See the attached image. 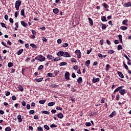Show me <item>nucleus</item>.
Segmentation results:
<instances>
[{
    "mask_svg": "<svg viewBox=\"0 0 131 131\" xmlns=\"http://www.w3.org/2000/svg\"><path fill=\"white\" fill-rule=\"evenodd\" d=\"M21 25H22V26H23L24 27H27V23H25V21H20Z\"/></svg>",
    "mask_w": 131,
    "mask_h": 131,
    "instance_id": "obj_17",
    "label": "nucleus"
},
{
    "mask_svg": "<svg viewBox=\"0 0 131 131\" xmlns=\"http://www.w3.org/2000/svg\"><path fill=\"white\" fill-rule=\"evenodd\" d=\"M115 115H116V112L114 111L110 115V117L112 118L114 116H115Z\"/></svg>",
    "mask_w": 131,
    "mask_h": 131,
    "instance_id": "obj_18",
    "label": "nucleus"
},
{
    "mask_svg": "<svg viewBox=\"0 0 131 131\" xmlns=\"http://www.w3.org/2000/svg\"><path fill=\"white\" fill-rule=\"evenodd\" d=\"M47 77H53V74L52 73H48L47 74Z\"/></svg>",
    "mask_w": 131,
    "mask_h": 131,
    "instance_id": "obj_46",
    "label": "nucleus"
},
{
    "mask_svg": "<svg viewBox=\"0 0 131 131\" xmlns=\"http://www.w3.org/2000/svg\"><path fill=\"white\" fill-rule=\"evenodd\" d=\"M53 12L54 14H58V13H59V9L58 8L53 9Z\"/></svg>",
    "mask_w": 131,
    "mask_h": 131,
    "instance_id": "obj_23",
    "label": "nucleus"
},
{
    "mask_svg": "<svg viewBox=\"0 0 131 131\" xmlns=\"http://www.w3.org/2000/svg\"><path fill=\"white\" fill-rule=\"evenodd\" d=\"M118 51H120V50H122V46L121 45H119L117 47Z\"/></svg>",
    "mask_w": 131,
    "mask_h": 131,
    "instance_id": "obj_42",
    "label": "nucleus"
},
{
    "mask_svg": "<svg viewBox=\"0 0 131 131\" xmlns=\"http://www.w3.org/2000/svg\"><path fill=\"white\" fill-rule=\"evenodd\" d=\"M101 21H102V22H107V19H106V17L104 16H102Z\"/></svg>",
    "mask_w": 131,
    "mask_h": 131,
    "instance_id": "obj_30",
    "label": "nucleus"
},
{
    "mask_svg": "<svg viewBox=\"0 0 131 131\" xmlns=\"http://www.w3.org/2000/svg\"><path fill=\"white\" fill-rule=\"evenodd\" d=\"M110 68V64H106L105 66L106 71H108Z\"/></svg>",
    "mask_w": 131,
    "mask_h": 131,
    "instance_id": "obj_39",
    "label": "nucleus"
},
{
    "mask_svg": "<svg viewBox=\"0 0 131 131\" xmlns=\"http://www.w3.org/2000/svg\"><path fill=\"white\" fill-rule=\"evenodd\" d=\"M15 26H16V27L14 28V30H18V28H19V25L18 24V23H15Z\"/></svg>",
    "mask_w": 131,
    "mask_h": 131,
    "instance_id": "obj_31",
    "label": "nucleus"
},
{
    "mask_svg": "<svg viewBox=\"0 0 131 131\" xmlns=\"http://www.w3.org/2000/svg\"><path fill=\"white\" fill-rule=\"evenodd\" d=\"M30 46V47H32V48H33V49H37V46H36L35 45V44L31 43Z\"/></svg>",
    "mask_w": 131,
    "mask_h": 131,
    "instance_id": "obj_33",
    "label": "nucleus"
},
{
    "mask_svg": "<svg viewBox=\"0 0 131 131\" xmlns=\"http://www.w3.org/2000/svg\"><path fill=\"white\" fill-rule=\"evenodd\" d=\"M77 81L78 82V83L80 84V83H82V78L81 77H79L77 80Z\"/></svg>",
    "mask_w": 131,
    "mask_h": 131,
    "instance_id": "obj_21",
    "label": "nucleus"
},
{
    "mask_svg": "<svg viewBox=\"0 0 131 131\" xmlns=\"http://www.w3.org/2000/svg\"><path fill=\"white\" fill-rule=\"evenodd\" d=\"M23 53V49H20L17 51V54L19 55Z\"/></svg>",
    "mask_w": 131,
    "mask_h": 131,
    "instance_id": "obj_38",
    "label": "nucleus"
},
{
    "mask_svg": "<svg viewBox=\"0 0 131 131\" xmlns=\"http://www.w3.org/2000/svg\"><path fill=\"white\" fill-rule=\"evenodd\" d=\"M43 127L44 128H45V129H47V130H50V127H49V126H48L47 125H45Z\"/></svg>",
    "mask_w": 131,
    "mask_h": 131,
    "instance_id": "obj_47",
    "label": "nucleus"
},
{
    "mask_svg": "<svg viewBox=\"0 0 131 131\" xmlns=\"http://www.w3.org/2000/svg\"><path fill=\"white\" fill-rule=\"evenodd\" d=\"M75 53L76 54L78 59H80L81 58V52H80V50H77L75 51Z\"/></svg>",
    "mask_w": 131,
    "mask_h": 131,
    "instance_id": "obj_2",
    "label": "nucleus"
},
{
    "mask_svg": "<svg viewBox=\"0 0 131 131\" xmlns=\"http://www.w3.org/2000/svg\"><path fill=\"white\" fill-rule=\"evenodd\" d=\"M71 61L72 63H76V62H77V60H76V59H75L74 58H72L71 59Z\"/></svg>",
    "mask_w": 131,
    "mask_h": 131,
    "instance_id": "obj_36",
    "label": "nucleus"
},
{
    "mask_svg": "<svg viewBox=\"0 0 131 131\" xmlns=\"http://www.w3.org/2000/svg\"><path fill=\"white\" fill-rule=\"evenodd\" d=\"M117 74L118 75H119V76L121 77V78H124V76L123 75V74H122L121 72L118 71Z\"/></svg>",
    "mask_w": 131,
    "mask_h": 131,
    "instance_id": "obj_11",
    "label": "nucleus"
},
{
    "mask_svg": "<svg viewBox=\"0 0 131 131\" xmlns=\"http://www.w3.org/2000/svg\"><path fill=\"white\" fill-rule=\"evenodd\" d=\"M14 65V63L13 62H9L8 63V67L11 68V67H13Z\"/></svg>",
    "mask_w": 131,
    "mask_h": 131,
    "instance_id": "obj_43",
    "label": "nucleus"
},
{
    "mask_svg": "<svg viewBox=\"0 0 131 131\" xmlns=\"http://www.w3.org/2000/svg\"><path fill=\"white\" fill-rule=\"evenodd\" d=\"M51 86H52V88H53V89H56V88H58V86H59L58 85H56V84H53L52 83L51 84Z\"/></svg>",
    "mask_w": 131,
    "mask_h": 131,
    "instance_id": "obj_34",
    "label": "nucleus"
},
{
    "mask_svg": "<svg viewBox=\"0 0 131 131\" xmlns=\"http://www.w3.org/2000/svg\"><path fill=\"white\" fill-rule=\"evenodd\" d=\"M1 24L2 27H4V28L7 29V27L6 26V24H5V23H1Z\"/></svg>",
    "mask_w": 131,
    "mask_h": 131,
    "instance_id": "obj_57",
    "label": "nucleus"
},
{
    "mask_svg": "<svg viewBox=\"0 0 131 131\" xmlns=\"http://www.w3.org/2000/svg\"><path fill=\"white\" fill-rule=\"evenodd\" d=\"M17 118L18 120V122H22V121H23V120H22V117L21 116V115H17Z\"/></svg>",
    "mask_w": 131,
    "mask_h": 131,
    "instance_id": "obj_12",
    "label": "nucleus"
},
{
    "mask_svg": "<svg viewBox=\"0 0 131 131\" xmlns=\"http://www.w3.org/2000/svg\"><path fill=\"white\" fill-rule=\"evenodd\" d=\"M69 76H70V73H69V72H66L64 74V77L65 79H67V80H69V79H70Z\"/></svg>",
    "mask_w": 131,
    "mask_h": 131,
    "instance_id": "obj_5",
    "label": "nucleus"
},
{
    "mask_svg": "<svg viewBox=\"0 0 131 131\" xmlns=\"http://www.w3.org/2000/svg\"><path fill=\"white\" fill-rule=\"evenodd\" d=\"M9 22H10L12 24H13V23H14V19H13V18L10 17L9 18Z\"/></svg>",
    "mask_w": 131,
    "mask_h": 131,
    "instance_id": "obj_62",
    "label": "nucleus"
},
{
    "mask_svg": "<svg viewBox=\"0 0 131 131\" xmlns=\"http://www.w3.org/2000/svg\"><path fill=\"white\" fill-rule=\"evenodd\" d=\"M64 55V51H60L58 52H57V56H58V57H63Z\"/></svg>",
    "mask_w": 131,
    "mask_h": 131,
    "instance_id": "obj_7",
    "label": "nucleus"
},
{
    "mask_svg": "<svg viewBox=\"0 0 131 131\" xmlns=\"http://www.w3.org/2000/svg\"><path fill=\"white\" fill-rule=\"evenodd\" d=\"M119 99H120V96L119 95V94H117L116 97V100H117V101H118Z\"/></svg>",
    "mask_w": 131,
    "mask_h": 131,
    "instance_id": "obj_53",
    "label": "nucleus"
},
{
    "mask_svg": "<svg viewBox=\"0 0 131 131\" xmlns=\"http://www.w3.org/2000/svg\"><path fill=\"white\" fill-rule=\"evenodd\" d=\"M20 15L21 16H23L24 18H26V15H25V10L24 9H21L20 11Z\"/></svg>",
    "mask_w": 131,
    "mask_h": 131,
    "instance_id": "obj_13",
    "label": "nucleus"
},
{
    "mask_svg": "<svg viewBox=\"0 0 131 131\" xmlns=\"http://www.w3.org/2000/svg\"><path fill=\"white\" fill-rule=\"evenodd\" d=\"M62 60V58L60 57H56V58L54 57V62H57V61H61Z\"/></svg>",
    "mask_w": 131,
    "mask_h": 131,
    "instance_id": "obj_22",
    "label": "nucleus"
},
{
    "mask_svg": "<svg viewBox=\"0 0 131 131\" xmlns=\"http://www.w3.org/2000/svg\"><path fill=\"white\" fill-rule=\"evenodd\" d=\"M47 102V100H43L39 101V104H43Z\"/></svg>",
    "mask_w": 131,
    "mask_h": 131,
    "instance_id": "obj_40",
    "label": "nucleus"
},
{
    "mask_svg": "<svg viewBox=\"0 0 131 131\" xmlns=\"http://www.w3.org/2000/svg\"><path fill=\"white\" fill-rule=\"evenodd\" d=\"M119 94H120L121 96H123L125 94H126V90H125V89H122L119 91Z\"/></svg>",
    "mask_w": 131,
    "mask_h": 131,
    "instance_id": "obj_9",
    "label": "nucleus"
},
{
    "mask_svg": "<svg viewBox=\"0 0 131 131\" xmlns=\"http://www.w3.org/2000/svg\"><path fill=\"white\" fill-rule=\"evenodd\" d=\"M55 103L54 102H49L48 103V106L49 107H52V106H54L55 105Z\"/></svg>",
    "mask_w": 131,
    "mask_h": 131,
    "instance_id": "obj_27",
    "label": "nucleus"
},
{
    "mask_svg": "<svg viewBox=\"0 0 131 131\" xmlns=\"http://www.w3.org/2000/svg\"><path fill=\"white\" fill-rule=\"evenodd\" d=\"M90 64H91V60H88L85 62V66H86V67H89V66H90Z\"/></svg>",
    "mask_w": 131,
    "mask_h": 131,
    "instance_id": "obj_24",
    "label": "nucleus"
},
{
    "mask_svg": "<svg viewBox=\"0 0 131 131\" xmlns=\"http://www.w3.org/2000/svg\"><path fill=\"white\" fill-rule=\"evenodd\" d=\"M42 40H43V41H45V42H47V41H48V39L46 38V37H42Z\"/></svg>",
    "mask_w": 131,
    "mask_h": 131,
    "instance_id": "obj_58",
    "label": "nucleus"
},
{
    "mask_svg": "<svg viewBox=\"0 0 131 131\" xmlns=\"http://www.w3.org/2000/svg\"><path fill=\"white\" fill-rule=\"evenodd\" d=\"M21 105H22V106H24V107H25V106H26V102H25V101L23 100L21 102Z\"/></svg>",
    "mask_w": 131,
    "mask_h": 131,
    "instance_id": "obj_52",
    "label": "nucleus"
},
{
    "mask_svg": "<svg viewBox=\"0 0 131 131\" xmlns=\"http://www.w3.org/2000/svg\"><path fill=\"white\" fill-rule=\"evenodd\" d=\"M18 89L20 92H23L24 91V88H23V86L21 85H19L18 86Z\"/></svg>",
    "mask_w": 131,
    "mask_h": 131,
    "instance_id": "obj_19",
    "label": "nucleus"
},
{
    "mask_svg": "<svg viewBox=\"0 0 131 131\" xmlns=\"http://www.w3.org/2000/svg\"><path fill=\"white\" fill-rule=\"evenodd\" d=\"M100 81V78H96L94 77L92 79V82L93 83H96V82H99Z\"/></svg>",
    "mask_w": 131,
    "mask_h": 131,
    "instance_id": "obj_8",
    "label": "nucleus"
},
{
    "mask_svg": "<svg viewBox=\"0 0 131 131\" xmlns=\"http://www.w3.org/2000/svg\"><path fill=\"white\" fill-rule=\"evenodd\" d=\"M34 110H30V111H29V113H30V114H34Z\"/></svg>",
    "mask_w": 131,
    "mask_h": 131,
    "instance_id": "obj_64",
    "label": "nucleus"
},
{
    "mask_svg": "<svg viewBox=\"0 0 131 131\" xmlns=\"http://www.w3.org/2000/svg\"><path fill=\"white\" fill-rule=\"evenodd\" d=\"M128 22V20H127V19H125V20H123V21H122V25H127Z\"/></svg>",
    "mask_w": 131,
    "mask_h": 131,
    "instance_id": "obj_28",
    "label": "nucleus"
},
{
    "mask_svg": "<svg viewBox=\"0 0 131 131\" xmlns=\"http://www.w3.org/2000/svg\"><path fill=\"white\" fill-rule=\"evenodd\" d=\"M38 60L39 62H43V61L46 60V57L41 55H38Z\"/></svg>",
    "mask_w": 131,
    "mask_h": 131,
    "instance_id": "obj_3",
    "label": "nucleus"
},
{
    "mask_svg": "<svg viewBox=\"0 0 131 131\" xmlns=\"http://www.w3.org/2000/svg\"><path fill=\"white\" fill-rule=\"evenodd\" d=\"M123 65L124 68L126 69V70H128V67L127 66V65H126V64H125V62L124 61H123Z\"/></svg>",
    "mask_w": 131,
    "mask_h": 131,
    "instance_id": "obj_32",
    "label": "nucleus"
},
{
    "mask_svg": "<svg viewBox=\"0 0 131 131\" xmlns=\"http://www.w3.org/2000/svg\"><path fill=\"white\" fill-rule=\"evenodd\" d=\"M69 44L68 43H64L62 47L63 48H67V47H69Z\"/></svg>",
    "mask_w": 131,
    "mask_h": 131,
    "instance_id": "obj_49",
    "label": "nucleus"
},
{
    "mask_svg": "<svg viewBox=\"0 0 131 131\" xmlns=\"http://www.w3.org/2000/svg\"><path fill=\"white\" fill-rule=\"evenodd\" d=\"M101 25H102L101 28H102V30H105V29L106 28H107V26H106V24L101 23Z\"/></svg>",
    "mask_w": 131,
    "mask_h": 131,
    "instance_id": "obj_26",
    "label": "nucleus"
},
{
    "mask_svg": "<svg viewBox=\"0 0 131 131\" xmlns=\"http://www.w3.org/2000/svg\"><path fill=\"white\" fill-rule=\"evenodd\" d=\"M1 43L2 45H3V46H4V47H6V48H9L8 47V45H7V43H5L4 41H2Z\"/></svg>",
    "mask_w": 131,
    "mask_h": 131,
    "instance_id": "obj_51",
    "label": "nucleus"
},
{
    "mask_svg": "<svg viewBox=\"0 0 131 131\" xmlns=\"http://www.w3.org/2000/svg\"><path fill=\"white\" fill-rule=\"evenodd\" d=\"M11 73H14L15 71H16V69H14V68H12L10 69Z\"/></svg>",
    "mask_w": 131,
    "mask_h": 131,
    "instance_id": "obj_60",
    "label": "nucleus"
},
{
    "mask_svg": "<svg viewBox=\"0 0 131 131\" xmlns=\"http://www.w3.org/2000/svg\"><path fill=\"white\" fill-rule=\"evenodd\" d=\"M37 130L38 131H43V129H42V127H41V126H38V127H37Z\"/></svg>",
    "mask_w": 131,
    "mask_h": 131,
    "instance_id": "obj_48",
    "label": "nucleus"
},
{
    "mask_svg": "<svg viewBox=\"0 0 131 131\" xmlns=\"http://www.w3.org/2000/svg\"><path fill=\"white\" fill-rule=\"evenodd\" d=\"M41 112L43 114H47V115H49V114H50V113L48 112V111H42Z\"/></svg>",
    "mask_w": 131,
    "mask_h": 131,
    "instance_id": "obj_37",
    "label": "nucleus"
},
{
    "mask_svg": "<svg viewBox=\"0 0 131 131\" xmlns=\"http://www.w3.org/2000/svg\"><path fill=\"white\" fill-rule=\"evenodd\" d=\"M43 69V66L42 65H40L38 68V70H41V69Z\"/></svg>",
    "mask_w": 131,
    "mask_h": 131,
    "instance_id": "obj_56",
    "label": "nucleus"
},
{
    "mask_svg": "<svg viewBox=\"0 0 131 131\" xmlns=\"http://www.w3.org/2000/svg\"><path fill=\"white\" fill-rule=\"evenodd\" d=\"M32 33L33 35H36V31L34 30H31Z\"/></svg>",
    "mask_w": 131,
    "mask_h": 131,
    "instance_id": "obj_54",
    "label": "nucleus"
},
{
    "mask_svg": "<svg viewBox=\"0 0 131 131\" xmlns=\"http://www.w3.org/2000/svg\"><path fill=\"white\" fill-rule=\"evenodd\" d=\"M43 80V78H39L38 79L35 78V81H36V82H41V81H42Z\"/></svg>",
    "mask_w": 131,
    "mask_h": 131,
    "instance_id": "obj_16",
    "label": "nucleus"
},
{
    "mask_svg": "<svg viewBox=\"0 0 131 131\" xmlns=\"http://www.w3.org/2000/svg\"><path fill=\"white\" fill-rule=\"evenodd\" d=\"M57 125L56 124H52L50 125V127L51 128H53L54 127H57Z\"/></svg>",
    "mask_w": 131,
    "mask_h": 131,
    "instance_id": "obj_50",
    "label": "nucleus"
},
{
    "mask_svg": "<svg viewBox=\"0 0 131 131\" xmlns=\"http://www.w3.org/2000/svg\"><path fill=\"white\" fill-rule=\"evenodd\" d=\"M59 72H60V71L56 70L54 72V74H55V76H57L58 74H59Z\"/></svg>",
    "mask_w": 131,
    "mask_h": 131,
    "instance_id": "obj_45",
    "label": "nucleus"
},
{
    "mask_svg": "<svg viewBox=\"0 0 131 131\" xmlns=\"http://www.w3.org/2000/svg\"><path fill=\"white\" fill-rule=\"evenodd\" d=\"M115 52V51H114L113 50H108L107 53L108 54H114Z\"/></svg>",
    "mask_w": 131,
    "mask_h": 131,
    "instance_id": "obj_41",
    "label": "nucleus"
},
{
    "mask_svg": "<svg viewBox=\"0 0 131 131\" xmlns=\"http://www.w3.org/2000/svg\"><path fill=\"white\" fill-rule=\"evenodd\" d=\"M57 117H58V118H60V119H62V118H63V117H64V116L63 115V114H62V113L57 114Z\"/></svg>",
    "mask_w": 131,
    "mask_h": 131,
    "instance_id": "obj_20",
    "label": "nucleus"
},
{
    "mask_svg": "<svg viewBox=\"0 0 131 131\" xmlns=\"http://www.w3.org/2000/svg\"><path fill=\"white\" fill-rule=\"evenodd\" d=\"M47 57V59H49V60H53V61H54L55 57L53 56L51 54H48Z\"/></svg>",
    "mask_w": 131,
    "mask_h": 131,
    "instance_id": "obj_10",
    "label": "nucleus"
},
{
    "mask_svg": "<svg viewBox=\"0 0 131 131\" xmlns=\"http://www.w3.org/2000/svg\"><path fill=\"white\" fill-rule=\"evenodd\" d=\"M63 57L64 58H70L71 55L68 53V52H63Z\"/></svg>",
    "mask_w": 131,
    "mask_h": 131,
    "instance_id": "obj_4",
    "label": "nucleus"
},
{
    "mask_svg": "<svg viewBox=\"0 0 131 131\" xmlns=\"http://www.w3.org/2000/svg\"><path fill=\"white\" fill-rule=\"evenodd\" d=\"M73 69H74V70H77V69H78V66L75 65L74 66Z\"/></svg>",
    "mask_w": 131,
    "mask_h": 131,
    "instance_id": "obj_63",
    "label": "nucleus"
},
{
    "mask_svg": "<svg viewBox=\"0 0 131 131\" xmlns=\"http://www.w3.org/2000/svg\"><path fill=\"white\" fill-rule=\"evenodd\" d=\"M20 6H21V1L18 0L16 1L15 7L16 11H19V8H20Z\"/></svg>",
    "mask_w": 131,
    "mask_h": 131,
    "instance_id": "obj_1",
    "label": "nucleus"
},
{
    "mask_svg": "<svg viewBox=\"0 0 131 131\" xmlns=\"http://www.w3.org/2000/svg\"><path fill=\"white\" fill-rule=\"evenodd\" d=\"M120 29L121 30H126L127 29V27L124 26H122L120 27Z\"/></svg>",
    "mask_w": 131,
    "mask_h": 131,
    "instance_id": "obj_29",
    "label": "nucleus"
},
{
    "mask_svg": "<svg viewBox=\"0 0 131 131\" xmlns=\"http://www.w3.org/2000/svg\"><path fill=\"white\" fill-rule=\"evenodd\" d=\"M88 20L89 21L90 24H91L92 25V26H93V25H94V21H93V19H92V18H91V17H89Z\"/></svg>",
    "mask_w": 131,
    "mask_h": 131,
    "instance_id": "obj_25",
    "label": "nucleus"
},
{
    "mask_svg": "<svg viewBox=\"0 0 131 131\" xmlns=\"http://www.w3.org/2000/svg\"><path fill=\"white\" fill-rule=\"evenodd\" d=\"M122 89H123V86H120L118 88H117L114 92V94H115V93L117 92H120V91H121V90H122Z\"/></svg>",
    "mask_w": 131,
    "mask_h": 131,
    "instance_id": "obj_6",
    "label": "nucleus"
},
{
    "mask_svg": "<svg viewBox=\"0 0 131 131\" xmlns=\"http://www.w3.org/2000/svg\"><path fill=\"white\" fill-rule=\"evenodd\" d=\"M12 99L13 101H16V100H17V97H16V96L13 95V96H12Z\"/></svg>",
    "mask_w": 131,
    "mask_h": 131,
    "instance_id": "obj_55",
    "label": "nucleus"
},
{
    "mask_svg": "<svg viewBox=\"0 0 131 131\" xmlns=\"http://www.w3.org/2000/svg\"><path fill=\"white\" fill-rule=\"evenodd\" d=\"M86 126H91L92 125V124L91 122H86L85 123Z\"/></svg>",
    "mask_w": 131,
    "mask_h": 131,
    "instance_id": "obj_59",
    "label": "nucleus"
},
{
    "mask_svg": "<svg viewBox=\"0 0 131 131\" xmlns=\"http://www.w3.org/2000/svg\"><path fill=\"white\" fill-rule=\"evenodd\" d=\"M5 131H11V128L10 127H7L5 128Z\"/></svg>",
    "mask_w": 131,
    "mask_h": 131,
    "instance_id": "obj_61",
    "label": "nucleus"
},
{
    "mask_svg": "<svg viewBox=\"0 0 131 131\" xmlns=\"http://www.w3.org/2000/svg\"><path fill=\"white\" fill-rule=\"evenodd\" d=\"M102 6L104 8V9H108L109 8V5L108 4H106V3H104L102 4Z\"/></svg>",
    "mask_w": 131,
    "mask_h": 131,
    "instance_id": "obj_15",
    "label": "nucleus"
},
{
    "mask_svg": "<svg viewBox=\"0 0 131 131\" xmlns=\"http://www.w3.org/2000/svg\"><path fill=\"white\" fill-rule=\"evenodd\" d=\"M123 6L125 8H127L128 7H131V3L130 2H128L127 3H124Z\"/></svg>",
    "mask_w": 131,
    "mask_h": 131,
    "instance_id": "obj_14",
    "label": "nucleus"
},
{
    "mask_svg": "<svg viewBox=\"0 0 131 131\" xmlns=\"http://www.w3.org/2000/svg\"><path fill=\"white\" fill-rule=\"evenodd\" d=\"M56 110H59L60 111H62L63 110V108L59 106H56Z\"/></svg>",
    "mask_w": 131,
    "mask_h": 131,
    "instance_id": "obj_44",
    "label": "nucleus"
},
{
    "mask_svg": "<svg viewBox=\"0 0 131 131\" xmlns=\"http://www.w3.org/2000/svg\"><path fill=\"white\" fill-rule=\"evenodd\" d=\"M65 65H67V62H62L59 63V66H65Z\"/></svg>",
    "mask_w": 131,
    "mask_h": 131,
    "instance_id": "obj_35",
    "label": "nucleus"
}]
</instances>
